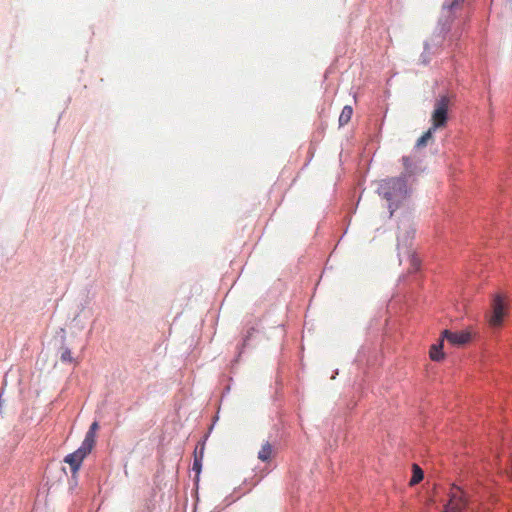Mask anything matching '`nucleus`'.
Returning <instances> with one entry per match:
<instances>
[{
	"label": "nucleus",
	"instance_id": "f257e3e1",
	"mask_svg": "<svg viewBox=\"0 0 512 512\" xmlns=\"http://www.w3.org/2000/svg\"><path fill=\"white\" fill-rule=\"evenodd\" d=\"M449 98L445 95L440 96L434 105V110L431 116V122L433 129L444 128L447 124L448 120V108H449Z\"/></svg>",
	"mask_w": 512,
	"mask_h": 512
},
{
	"label": "nucleus",
	"instance_id": "f03ea898",
	"mask_svg": "<svg viewBox=\"0 0 512 512\" xmlns=\"http://www.w3.org/2000/svg\"><path fill=\"white\" fill-rule=\"evenodd\" d=\"M492 311L488 317L489 325L492 327H499L503 323L505 316V304L501 295L497 294L491 304Z\"/></svg>",
	"mask_w": 512,
	"mask_h": 512
},
{
	"label": "nucleus",
	"instance_id": "7ed1b4c3",
	"mask_svg": "<svg viewBox=\"0 0 512 512\" xmlns=\"http://www.w3.org/2000/svg\"><path fill=\"white\" fill-rule=\"evenodd\" d=\"M466 507L463 491L456 486H452L449 492V502L445 505L444 512H462Z\"/></svg>",
	"mask_w": 512,
	"mask_h": 512
},
{
	"label": "nucleus",
	"instance_id": "20e7f679",
	"mask_svg": "<svg viewBox=\"0 0 512 512\" xmlns=\"http://www.w3.org/2000/svg\"><path fill=\"white\" fill-rule=\"evenodd\" d=\"M92 448L86 446L84 443L73 453L68 454L64 461L70 465L73 473H76L85 457L91 452Z\"/></svg>",
	"mask_w": 512,
	"mask_h": 512
},
{
	"label": "nucleus",
	"instance_id": "39448f33",
	"mask_svg": "<svg viewBox=\"0 0 512 512\" xmlns=\"http://www.w3.org/2000/svg\"><path fill=\"white\" fill-rule=\"evenodd\" d=\"M442 337L456 346L465 345L471 340V334L465 331L451 332L449 330H444L442 332Z\"/></svg>",
	"mask_w": 512,
	"mask_h": 512
},
{
	"label": "nucleus",
	"instance_id": "423d86ee",
	"mask_svg": "<svg viewBox=\"0 0 512 512\" xmlns=\"http://www.w3.org/2000/svg\"><path fill=\"white\" fill-rule=\"evenodd\" d=\"M402 163H403V167H404L402 176L405 179L416 175L420 171V168L418 166V161L409 156H403Z\"/></svg>",
	"mask_w": 512,
	"mask_h": 512
},
{
	"label": "nucleus",
	"instance_id": "0eeeda50",
	"mask_svg": "<svg viewBox=\"0 0 512 512\" xmlns=\"http://www.w3.org/2000/svg\"><path fill=\"white\" fill-rule=\"evenodd\" d=\"M448 32V29H446L445 27H442L440 29V32L439 34L437 35H434L429 42L426 43L425 47H426V50L427 51H430L432 48H434L435 46H441L443 41H444V38H445V34Z\"/></svg>",
	"mask_w": 512,
	"mask_h": 512
},
{
	"label": "nucleus",
	"instance_id": "6e6552de",
	"mask_svg": "<svg viewBox=\"0 0 512 512\" xmlns=\"http://www.w3.org/2000/svg\"><path fill=\"white\" fill-rule=\"evenodd\" d=\"M99 429L98 422H93L88 430V432L85 435V438L82 443H84L86 446H89L90 448H93L95 445V437L96 432Z\"/></svg>",
	"mask_w": 512,
	"mask_h": 512
},
{
	"label": "nucleus",
	"instance_id": "1a4fd4ad",
	"mask_svg": "<svg viewBox=\"0 0 512 512\" xmlns=\"http://www.w3.org/2000/svg\"><path fill=\"white\" fill-rule=\"evenodd\" d=\"M443 340H444L443 338L440 339L439 343L433 344L430 347L429 356H430L431 360H433V361H440V360L444 359L445 355L442 352Z\"/></svg>",
	"mask_w": 512,
	"mask_h": 512
},
{
	"label": "nucleus",
	"instance_id": "9d476101",
	"mask_svg": "<svg viewBox=\"0 0 512 512\" xmlns=\"http://www.w3.org/2000/svg\"><path fill=\"white\" fill-rule=\"evenodd\" d=\"M273 455V447L269 442H266L262 445L261 449L258 452V459L262 462L270 461Z\"/></svg>",
	"mask_w": 512,
	"mask_h": 512
},
{
	"label": "nucleus",
	"instance_id": "9b49d317",
	"mask_svg": "<svg viewBox=\"0 0 512 512\" xmlns=\"http://www.w3.org/2000/svg\"><path fill=\"white\" fill-rule=\"evenodd\" d=\"M386 201L388 203V208L390 210V215L393 214V212L396 210L397 206H393L394 203L401 202L402 200L406 199V194H385Z\"/></svg>",
	"mask_w": 512,
	"mask_h": 512
},
{
	"label": "nucleus",
	"instance_id": "f8f14e48",
	"mask_svg": "<svg viewBox=\"0 0 512 512\" xmlns=\"http://www.w3.org/2000/svg\"><path fill=\"white\" fill-rule=\"evenodd\" d=\"M352 114H353L352 107L349 105L344 106L341 111V114L339 116V125L344 126V125L348 124L351 120Z\"/></svg>",
	"mask_w": 512,
	"mask_h": 512
},
{
	"label": "nucleus",
	"instance_id": "ddd939ff",
	"mask_svg": "<svg viewBox=\"0 0 512 512\" xmlns=\"http://www.w3.org/2000/svg\"><path fill=\"white\" fill-rule=\"evenodd\" d=\"M435 129L429 128L428 131H426L416 142V147L421 148L427 145L428 141L432 139L433 132Z\"/></svg>",
	"mask_w": 512,
	"mask_h": 512
},
{
	"label": "nucleus",
	"instance_id": "4468645a",
	"mask_svg": "<svg viewBox=\"0 0 512 512\" xmlns=\"http://www.w3.org/2000/svg\"><path fill=\"white\" fill-rule=\"evenodd\" d=\"M422 479H423L422 469L418 465L414 464L413 465V475H412V478L410 479V485H415V484L419 483Z\"/></svg>",
	"mask_w": 512,
	"mask_h": 512
},
{
	"label": "nucleus",
	"instance_id": "2eb2a0df",
	"mask_svg": "<svg viewBox=\"0 0 512 512\" xmlns=\"http://www.w3.org/2000/svg\"><path fill=\"white\" fill-rule=\"evenodd\" d=\"M194 462H193V470L199 474L202 467V458H203V447L201 448L200 455L198 456L197 451L194 452Z\"/></svg>",
	"mask_w": 512,
	"mask_h": 512
},
{
	"label": "nucleus",
	"instance_id": "dca6fc26",
	"mask_svg": "<svg viewBox=\"0 0 512 512\" xmlns=\"http://www.w3.org/2000/svg\"><path fill=\"white\" fill-rule=\"evenodd\" d=\"M60 359L62 362H73L74 359L72 357V353H71V350L67 347H64L62 349V352H61V356H60Z\"/></svg>",
	"mask_w": 512,
	"mask_h": 512
},
{
	"label": "nucleus",
	"instance_id": "f3484780",
	"mask_svg": "<svg viewBox=\"0 0 512 512\" xmlns=\"http://www.w3.org/2000/svg\"><path fill=\"white\" fill-rule=\"evenodd\" d=\"M460 0H446L444 4V8L448 11H451L456 5L459 4Z\"/></svg>",
	"mask_w": 512,
	"mask_h": 512
},
{
	"label": "nucleus",
	"instance_id": "a211bd4d",
	"mask_svg": "<svg viewBox=\"0 0 512 512\" xmlns=\"http://www.w3.org/2000/svg\"><path fill=\"white\" fill-rule=\"evenodd\" d=\"M413 234H414V229H411V231H407L406 235H399L398 240L400 241L401 238H403L404 240H407L408 238H412Z\"/></svg>",
	"mask_w": 512,
	"mask_h": 512
},
{
	"label": "nucleus",
	"instance_id": "6ab92c4d",
	"mask_svg": "<svg viewBox=\"0 0 512 512\" xmlns=\"http://www.w3.org/2000/svg\"><path fill=\"white\" fill-rule=\"evenodd\" d=\"M404 228H411L408 223H403Z\"/></svg>",
	"mask_w": 512,
	"mask_h": 512
}]
</instances>
